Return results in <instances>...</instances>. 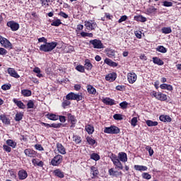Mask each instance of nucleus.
I'll list each match as a JSON object with an SVG mask.
<instances>
[{"label":"nucleus","instance_id":"2eb2a0df","mask_svg":"<svg viewBox=\"0 0 181 181\" xmlns=\"http://www.w3.org/2000/svg\"><path fill=\"white\" fill-rule=\"evenodd\" d=\"M7 73H8L11 77H14V78H19V77H21V76H19V74H18V72H16V71L15 69H13V68H8V69H7Z\"/></svg>","mask_w":181,"mask_h":181},{"label":"nucleus","instance_id":"bb28decb","mask_svg":"<svg viewBox=\"0 0 181 181\" xmlns=\"http://www.w3.org/2000/svg\"><path fill=\"white\" fill-rule=\"evenodd\" d=\"M90 173H92L93 177L92 179H94V177H96V176H98L100 172L98 171V168L95 166H91L90 167Z\"/></svg>","mask_w":181,"mask_h":181},{"label":"nucleus","instance_id":"aec40b11","mask_svg":"<svg viewBox=\"0 0 181 181\" xmlns=\"http://www.w3.org/2000/svg\"><path fill=\"white\" fill-rule=\"evenodd\" d=\"M103 104L106 105H115V100L110 98H105L102 100Z\"/></svg>","mask_w":181,"mask_h":181},{"label":"nucleus","instance_id":"ea45409f","mask_svg":"<svg viewBox=\"0 0 181 181\" xmlns=\"http://www.w3.org/2000/svg\"><path fill=\"white\" fill-rule=\"evenodd\" d=\"M156 52H160V53H166L168 52V49L166 47L159 45L156 48Z\"/></svg>","mask_w":181,"mask_h":181},{"label":"nucleus","instance_id":"49530a36","mask_svg":"<svg viewBox=\"0 0 181 181\" xmlns=\"http://www.w3.org/2000/svg\"><path fill=\"white\" fill-rule=\"evenodd\" d=\"M72 138L75 144H78L81 143V137L80 136L74 135Z\"/></svg>","mask_w":181,"mask_h":181},{"label":"nucleus","instance_id":"cd10ccee","mask_svg":"<svg viewBox=\"0 0 181 181\" xmlns=\"http://www.w3.org/2000/svg\"><path fill=\"white\" fill-rule=\"evenodd\" d=\"M85 130L88 132V135H93L94 134V126L93 124H87L85 127Z\"/></svg>","mask_w":181,"mask_h":181},{"label":"nucleus","instance_id":"c85d7f7f","mask_svg":"<svg viewBox=\"0 0 181 181\" xmlns=\"http://www.w3.org/2000/svg\"><path fill=\"white\" fill-rule=\"evenodd\" d=\"M105 64H107V66H110V67H117L118 66V64L110 59L106 58L105 59Z\"/></svg>","mask_w":181,"mask_h":181},{"label":"nucleus","instance_id":"79ce46f5","mask_svg":"<svg viewBox=\"0 0 181 181\" xmlns=\"http://www.w3.org/2000/svg\"><path fill=\"white\" fill-rule=\"evenodd\" d=\"M60 25H62V21L59 18H57L55 21H52L51 23V26L59 27Z\"/></svg>","mask_w":181,"mask_h":181},{"label":"nucleus","instance_id":"bf43d9fd","mask_svg":"<svg viewBox=\"0 0 181 181\" xmlns=\"http://www.w3.org/2000/svg\"><path fill=\"white\" fill-rule=\"evenodd\" d=\"M119 107L122 108V110H127L128 108V103L127 101H123L119 103Z\"/></svg>","mask_w":181,"mask_h":181},{"label":"nucleus","instance_id":"9b49d317","mask_svg":"<svg viewBox=\"0 0 181 181\" xmlns=\"http://www.w3.org/2000/svg\"><path fill=\"white\" fill-rule=\"evenodd\" d=\"M106 81H110V83H112V81H115L117 80V73L112 72L105 76Z\"/></svg>","mask_w":181,"mask_h":181},{"label":"nucleus","instance_id":"09e8293b","mask_svg":"<svg viewBox=\"0 0 181 181\" xmlns=\"http://www.w3.org/2000/svg\"><path fill=\"white\" fill-rule=\"evenodd\" d=\"M62 127H64V125L62 123H52L50 124V128H62Z\"/></svg>","mask_w":181,"mask_h":181},{"label":"nucleus","instance_id":"c03bdc74","mask_svg":"<svg viewBox=\"0 0 181 181\" xmlns=\"http://www.w3.org/2000/svg\"><path fill=\"white\" fill-rule=\"evenodd\" d=\"M40 2L44 8H49V6H50V4H49L50 0H40Z\"/></svg>","mask_w":181,"mask_h":181},{"label":"nucleus","instance_id":"13d9d810","mask_svg":"<svg viewBox=\"0 0 181 181\" xmlns=\"http://www.w3.org/2000/svg\"><path fill=\"white\" fill-rule=\"evenodd\" d=\"M27 108L29 110L30 108H35V102L33 100H30L27 103Z\"/></svg>","mask_w":181,"mask_h":181},{"label":"nucleus","instance_id":"4468645a","mask_svg":"<svg viewBox=\"0 0 181 181\" xmlns=\"http://www.w3.org/2000/svg\"><path fill=\"white\" fill-rule=\"evenodd\" d=\"M0 119L4 124V125H11V119H9L6 115H0Z\"/></svg>","mask_w":181,"mask_h":181},{"label":"nucleus","instance_id":"603ef678","mask_svg":"<svg viewBox=\"0 0 181 181\" xmlns=\"http://www.w3.org/2000/svg\"><path fill=\"white\" fill-rule=\"evenodd\" d=\"M157 9L152 6L149 7L146 9L147 15H151V13H154V12H156Z\"/></svg>","mask_w":181,"mask_h":181},{"label":"nucleus","instance_id":"37998d69","mask_svg":"<svg viewBox=\"0 0 181 181\" xmlns=\"http://www.w3.org/2000/svg\"><path fill=\"white\" fill-rule=\"evenodd\" d=\"M71 104V102H70L69 100H64L62 103V107L64 108V110H66L69 105Z\"/></svg>","mask_w":181,"mask_h":181},{"label":"nucleus","instance_id":"2f4dec72","mask_svg":"<svg viewBox=\"0 0 181 181\" xmlns=\"http://www.w3.org/2000/svg\"><path fill=\"white\" fill-rule=\"evenodd\" d=\"M46 117L48 119H50V121H57V119H59V115L53 113H48Z\"/></svg>","mask_w":181,"mask_h":181},{"label":"nucleus","instance_id":"b1692460","mask_svg":"<svg viewBox=\"0 0 181 181\" xmlns=\"http://www.w3.org/2000/svg\"><path fill=\"white\" fill-rule=\"evenodd\" d=\"M152 59H153V63L154 64H157V66H163V64H165V62H163V61L158 57H154L152 58Z\"/></svg>","mask_w":181,"mask_h":181},{"label":"nucleus","instance_id":"f03ea898","mask_svg":"<svg viewBox=\"0 0 181 181\" xmlns=\"http://www.w3.org/2000/svg\"><path fill=\"white\" fill-rule=\"evenodd\" d=\"M103 132L105 134H111L112 135H117V134H119V132H121V130L118 128V127L115 125H111L110 127H105Z\"/></svg>","mask_w":181,"mask_h":181},{"label":"nucleus","instance_id":"c756f323","mask_svg":"<svg viewBox=\"0 0 181 181\" xmlns=\"http://www.w3.org/2000/svg\"><path fill=\"white\" fill-rule=\"evenodd\" d=\"M157 100L159 101H166L168 100V95L160 92L158 93Z\"/></svg>","mask_w":181,"mask_h":181},{"label":"nucleus","instance_id":"4c0bfd02","mask_svg":"<svg viewBox=\"0 0 181 181\" xmlns=\"http://www.w3.org/2000/svg\"><path fill=\"white\" fill-rule=\"evenodd\" d=\"M21 94L24 97H30L32 95V90L28 89H23L21 90Z\"/></svg>","mask_w":181,"mask_h":181},{"label":"nucleus","instance_id":"58836bf2","mask_svg":"<svg viewBox=\"0 0 181 181\" xmlns=\"http://www.w3.org/2000/svg\"><path fill=\"white\" fill-rule=\"evenodd\" d=\"M161 32L164 35H169V33H172V28L170 27H163L161 29Z\"/></svg>","mask_w":181,"mask_h":181},{"label":"nucleus","instance_id":"412c9836","mask_svg":"<svg viewBox=\"0 0 181 181\" xmlns=\"http://www.w3.org/2000/svg\"><path fill=\"white\" fill-rule=\"evenodd\" d=\"M159 119L162 122H172V118L168 115H160Z\"/></svg>","mask_w":181,"mask_h":181},{"label":"nucleus","instance_id":"a18cd8bd","mask_svg":"<svg viewBox=\"0 0 181 181\" xmlns=\"http://www.w3.org/2000/svg\"><path fill=\"white\" fill-rule=\"evenodd\" d=\"M146 125H148V127H157L158 125V122L156 121H152V120H147L146 121Z\"/></svg>","mask_w":181,"mask_h":181},{"label":"nucleus","instance_id":"5fc2aeb1","mask_svg":"<svg viewBox=\"0 0 181 181\" xmlns=\"http://www.w3.org/2000/svg\"><path fill=\"white\" fill-rule=\"evenodd\" d=\"M3 149H4V152H7V153L12 152V148H11L9 146H8V144L3 145Z\"/></svg>","mask_w":181,"mask_h":181},{"label":"nucleus","instance_id":"6ab92c4d","mask_svg":"<svg viewBox=\"0 0 181 181\" xmlns=\"http://www.w3.org/2000/svg\"><path fill=\"white\" fill-rule=\"evenodd\" d=\"M13 103H14V104H16V105H17V107H18V108H20L21 110H25V108H26V105L23 104L22 100H18L16 98H13Z\"/></svg>","mask_w":181,"mask_h":181},{"label":"nucleus","instance_id":"f257e3e1","mask_svg":"<svg viewBox=\"0 0 181 181\" xmlns=\"http://www.w3.org/2000/svg\"><path fill=\"white\" fill-rule=\"evenodd\" d=\"M57 46V42H47V43L41 45L40 46V52H45V53H49V52L54 50Z\"/></svg>","mask_w":181,"mask_h":181},{"label":"nucleus","instance_id":"ddd939ff","mask_svg":"<svg viewBox=\"0 0 181 181\" xmlns=\"http://www.w3.org/2000/svg\"><path fill=\"white\" fill-rule=\"evenodd\" d=\"M32 163L33 166H37L38 168H43L45 166V163L39 158H33Z\"/></svg>","mask_w":181,"mask_h":181},{"label":"nucleus","instance_id":"8fccbe9b","mask_svg":"<svg viewBox=\"0 0 181 181\" xmlns=\"http://www.w3.org/2000/svg\"><path fill=\"white\" fill-rule=\"evenodd\" d=\"M90 159L97 162V160H100V155H98V153H93L90 155Z\"/></svg>","mask_w":181,"mask_h":181},{"label":"nucleus","instance_id":"a878e982","mask_svg":"<svg viewBox=\"0 0 181 181\" xmlns=\"http://www.w3.org/2000/svg\"><path fill=\"white\" fill-rule=\"evenodd\" d=\"M160 88H161V90H168V91H173V86L168 83H163L160 85Z\"/></svg>","mask_w":181,"mask_h":181},{"label":"nucleus","instance_id":"3c124183","mask_svg":"<svg viewBox=\"0 0 181 181\" xmlns=\"http://www.w3.org/2000/svg\"><path fill=\"white\" fill-rule=\"evenodd\" d=\"M76 70H77V71H79L80 73H85L86 68L83 65H78L76 67Z\"/></svg>","mask_w":181,"mask_h":181},{"label":"nucleus","instance_id":"052dcab7","mask_svg":"<svg viewBox=\"0 0 181 181\" xmlns=\"http://www.w3.org/2000/svg\"><path fill=\"white\" fill-rule=\"evenodd\" d=\"M12 87V85L10 83L8 84H4L1 86V90H4V91H6L7 90H11V88Z\"/></svg>","mask_w":181,"mask_h":181},{"label":"nucleus","instance_id":"423d86ee","mask_svg":"<svg viewBox=\"0 0 181 181\" xmlns=\"http://www.w3.org/2000/svg\"><path fill=\"white\" fill-rule=\"evenodd\" d=\"M6 26H8V28H10L12 32H16V30H19V28L21 27L19 24L14 21H10L7 22Z\"/></svg>","mask_w":181,"mask_h":181},{"label":"nucleus","instance_id":"de8ad7c7","mask_svg":"<svg viewBox=\"0 0 181 181\" xmlns=\"http://www.w3.org/2000/svg\"><path fill=\"white\" fill-rule=\"evenodd\" d=\"M74 100H76V101L83 100V93H80L79 94H76L75 93Z\"/></svg>","mask_w":181,"mask_h":181},{"label":"nucleus","instance_id":"1a4fd4ad","mask_svg":"<svg viewBox=\"0 0 181 181\" xmlns=\"http://www.w3.org/2000/svg\"><path fill=\"white\" fill-rule=\"evenodd\" d=\"M108 173L110 176H112V177H119V176H122V171H117L115 170L114 168H110L108 170Z\"/></svg>","mask_w":181,"mask_h":181},{"label":"nucleus","instance_id":"0e129e2a","mask_svg":"<svg viewBox=\"0 0 181 181\" xmlns=\"http://www.w3.org/2000/svg\"><path fill=\"white\" fill-rule=\"evenodd\" d=\"M137 123H138V117H133L131 120V125L132 127H136Z\"/></svg>","mask_w":181,"mask_h":181},{"label":"nucleus","instance_id":"6e6d98bb","mask_svg":"<svg viewBox=\"0 0 181 181\" xmlns=\"http://www.w3.org/2000/svg\"><path fill=\"white\" fill-rule=\"evenodd\" d=\"M74 95H75V93H73V92H71L69 93H68L66 95V100H74Z\"/></svg>","mask_w":181,"mask_h":181},{"label":"nucleus","instance_id":"473e14b6","mask_svg":"<svg viewBox=\"0 0 181 181\" xmlns=\"http://www.w3.org/2000/svg\"><path fill=\"white\" fill-rule=\"evenodd\" d=\"M106 52V54L107 56V57H114L115 56V49H112L111 48L107 49L105 50Z\"/></svg>","mask_w":181,"mask_h":181},{"label":"nucleus","instance_id":"dca6fc26","mask_svg":"<svg viewBox=\"0 0 181 181\" xmlns=\"http://www.w3.org/2000/svg\"><path fill=\"white\" fill-rule=\"evenodd\" d=\"M19 180H25L28 177V172L25 170H20L18 173Z\"/></svg>","mask_w":181,"mask_h":181},{"label":"nucleus","instance_id":"5701e85b","mask_svg":"<svg viewBox=\"0 0 181 181\" xmlns=\"http://www.w3.org/2000/svg\"><path fill=\"white\" fill-rule=\"evenodd\" d=\"M84 62H85L84 67L86 70H88V71H90V70H92L93 64H91V61H90V59H85Z\"/></svg>","mask_w":181,"mask_h":181},{"label":"nucleus","instance_id":"a19ab883","mask_svg":"<svg viewBox=\"0 0 181 181\" xmlns=\"http://www.w3.org/2000/svg\"><path fill=\"white\" fill-rule=\"evenodd\" d=\"M23 118V113L18 112L16 114V117H14L15 121L19 122V121H22Z\"/></svg>","mask_w":181,"mask_h":181},{"label":"nucleus","instance_id":"7c9ffc66","mask_svg":"<svg viewBox=\"0 0 181 181\" xmlns=\"http://www.w3.org/2000/svg\"><path fill=\"white\" fill-rule=\"evenodd\" d=\"M86 142L88 144V145H90L91 146H94V145H95L97 141H95V139H94V138H93V136H87Z\"/></svg>","mask_w":181,"mask_h":181},{"label":"nucleus","instance_id":"774afa93","mask_svg":"<svg viewBox=\"0 0 181 181\" xmlns=\"http://www.w3.org/2000/svg\"><path fill=\"white\" fill-rule=\"evenodd\" d=\"M128 19V16H122L120 17V18L118 20V23H122V22H125Z\"/></svg>","mask_w":181,"mask_h":181},{"label":"nucleus","instance_id":"c9c22d12","mask_svg":"<svg viewBox=\"0 0 181 181\" xmlns=\"http://www.w3.org/2000/svg\"><path fill=\"white\" fill-rule=\"evenodd\" d=\"M134 19L137 22H142V23L146 22L147 21L146 18L142 15L134 16Z\"/></svg>","mask_w":181,"mask_h":181},{"label":"nucleus","instance_id":"6e6552de","mask_svg":"<svg viewBox=\"0 0 181 181\" xmlns=\"http://www.w3.org/2000/svg\"><path fill=\"white\" fill-rule=\"evenodd\" d=\"M136 78H138V76L134 72H129L127 74V81H129V84H134V83L136 81Z\"/></svg>","mask_w":181,"mask_h":181},{"label":"nucleus","instance_id":"9d476101","mask_svg":"<svg viewBox=\"0 0 181 181\" xmlns=\"http://www.w3.org/2000/svg\"><path fill=\"white\" fill-rule=\"evenodd\" d=\"M24 153L25 156H28V158H36L37 152L31 148H26L24 150Z\"/></svg>","mask_w":181,"mask_h":181},{"label":"nucleus","instance_id":"7ed1b4c3","mask_svg":"<svg viewBox=\"0 0 181 181\" xmlns=\"http://www.w3.org/2000/svg\"><path fill=\"white\" fill-rule=\"evenodd\" d=\"M63 162V156L60 154L56 155L50 162V165L52 166H60Z\"/></svg>","mask_w":181,"mask_h":181},{"label":"nucleus","instance_id":"f8f14e48","mask_svg":"<svg viewBox=\"0 0 181 181\" xmlns=\"http://www.w3.org/2000/svg\"><path fill=\"white\" fill-rule=\"evenodd\" d=\"M53 175L59 179H63L64 177V172H63L60 168L55 169L53 171Z\"/></svg>","mask_w":181,"mask_h":181},{"label":"nucleus","instance_id":"864d4df0","mask_svg":"<svg viewBox=\"0 0 181 181\" xmlns=\"http://www.w3.org/2000/svg\"><path fill=\"white\" fill-rule=\"evenodd\" d=\"M113 118L116 121H122V119H124V118L122 117V115L121 114H115L113 115Z\"/></svg>","mask_w":181,"mask_h":181},{"label":"nucleus","instance_id":"39448f33","mask_svg":"<svg viewBox=\"0 0 181 181\" xmlns=\"http://www.w3.org/2000/svg\"><path fill=\"white\" fill-rule=\"evenodd\" d=\"M89 44L92 45L93 49H104V44L101 40L94 39L89 41Z\"/></svg>","mask_w":181,"mask_h":181},{"label":"nucleus","instance_id":"69168bd1","mask_svg":"<svg viewBox=\"0 0 181 181\" xmlns=\"http://www.w3.org/2000/svg\"><path fill=\"white\" fill-rule=\"evenodd\" d=\"M59 16H61L62 18H64V19H67L69 18V15L66 13H64V11H60L58 13Z\"/></svg>","mask_w":181,"mask_h":181},{"label":"nucleus","instance_id":"338daca9","mask_svg":"<svg viewBox=\"0 0 181 181\" xmlns=\"http://www.w3.org/2000/svg\"><path fill=\"white\" fill-rule=\"evenodd\" d=\"M146 150L148 151L149 153V156H152L153 155V149L152 148V147H150L149 146H146Z\"/></svg>","mask_w":181,"mask_h":181},{"label":"nucleus","instance_id":"e433bc0d","mask_svg":"<svg viewBox=\"0 0 181 181\" xmlns=\"http://www.w3.org/2000/svg\"><path fill=\"white\" fill-rule=\"evenodd\" d=\"M6 142V144L9 146L10 148H16L17 144L13 140L8 139Z\"/></svg>","mask_w":181,"mask_h":181},{"label":"nucleus","instance_id":"f3484780","mask_svg":"<svg viewBox=\"0 0 181 181\" xmlns=\"http://www.w3.org/2000/svg\"><path fill=\"white\" fill-rule=\"evenodd\" d=\"M118 159L120 162H128V156H127V153L125 152H120L118 153Z\"/></svg>","mask_w":181,"mask_h":181},{"label":"nucleus","instance_id":"f704fd0d","mask_svg":"<svg viewBox=\"0 0 181 181\" xmlns=\"http://www.w3.org/2000/svg\"><path fill=\"white\" fill-rule=\"evenodd\" d=\"M134 169L135 170H139V172H145V170H148V167L145 165H135Z\"/></svg>","mask_w":181,"mask_h":181},{"label":"nucleus","instance_id":"393cba45","mask_svg":"<svg viewBox=\"0 0 181 181\" xmlns=\"http://www.w3.org/2000/svg\"><path fill=\"white\" fill-rule=\"evenodd\" d=\"M86 88L88 94H92V95H95V94L97 93V90L95 89V88H94V86L91 85H88L86 86Z\"/></svg>","mask_w":181,"mask_h":181},{"label":"nucleus","instance_id":"72a5a7b5","mask_svg":"<svg viewBox=\"0 0 181 181\" xmlns=\"http://www.w3.org/2000/svg\"><path fill=\"white\" fill-rule=\"evenodd\" d=\"M115 168L118 169V170H124V165H122V163L119 160H117V162H115L114 164Z\"/></svg>","mask_w":181,"mask_h":181},{"label":"nucleus","instance_id":"4d7b16f0","mask_svg":"<svg viewBox=\"0 0 181 181\" xmlns=\"http://www.w3.org/2000/svg\"><path fill=\"white\" fill-rule=\"evenodd\" d=\"M110 159L112 160V162L113 163V164L115 163V162L119 160V159L118 158V156H117V155L112 153L110 156Z\"/></svg>","mask_w":181,"mask_h":181},{"label":"nucleus","instance_id":"680f3d73","mask_svg":"<svg viewBox=\"0 0 181 181\" xmlns=\"http://www.w3.org/2000/svg\"><path fill=\"white\" fill-rule=\"evenodd\" d=\"M141 176L143 179H146V180H149L152 177V176L148 173H143Z\"/></svg>","mask_w":181,"mask_h":181},{"label":"nucleus","instance_id":"4be33fe9","mask_svg":"<svg viewBox=\"0 0 181 181\" xmlns=\"http://www.w3.org/2000/svg\"><path fill=\"white\" fill-rule=\"evenodd\" d=\"M1 45L3 47H5V49H12V43L9 41V40L4 37V40H3V42H1Z\"/></svg>","mask_w":181,"mask_h":181},{"label":"nucleus","instance_id":"e2e57ef3","mask_svg":"<svg viewBox=\"0 0 181 181\" xmlns=\"http://www.w3.org/2000/svg\"><path fill=\"white\" fill-rule=\"evenodd\" d=\"M163 6L169 8L170 6H173V3L171 1H165L163 2Z\"/></svg>","mask_w":181,"mask_h":181},{"label":"nucleus","instance_id":"0eeeda50","mask_svg":"<svg viewBox=\"0 0 181 181\" xmlns=\"http://www.w3.org/2000/svg\"><path fill=\"white\" fill-rule=\"evenodd\" d=\"M67 118L68 120L70 121V128H75L76 127V124H77V119H76V117L73 115H71V113H67Z\"/></svg>","mask_w":181,"mask_h":181},{"label":"nucleus","instance_id":"20e7f679","mask_svg":"<svg viewBox=\"0 0 181 181\" xmlns=\"http://www.w3.org/2000/svg\"><path fill=\"white\" fill-rule=\"evenodd\" d=\"M84 26L87 30H95L97 28V23L94 20H88L84 21Z\"/></svg>","mask_w":181,"mask_h":181},{"label":"nucleus","instance_id":"a211bd4d","mask_svg":"<svg viewBox=\"0 0 181 181\" xmlns=\"http://www.w3.org/2000/svg\"><path fill=\"white\" fill-rule=\"evenodd\" d=\"M57 148L59 153H60L61 155H66V148H64V146H63V144H62V143H59V142L57 143Z\"/></svg>","mask_w":181,"mask_h":181}]
</instances>
